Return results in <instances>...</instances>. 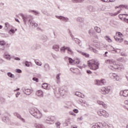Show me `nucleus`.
Returning <instances> with one entry per match:
<instances>
[{"label":"nucleus","mask_w":128,"mask_h":128,"mask_svg":"<svg viewBox=\"0 0 128 128\" xmlns=\"http://www.w3.org/2000/svg\"><path fill=\"white\" fill-rule=\"evenodd\" d=\"M37 66H42V62H40V60H34Z\"/></svg>","instance_id":"39"},{"label":"nucleus","mask_w":128,"mask_h":128,"mask_svg":"<svg viewBox=\"0 0 128 128\" xmlns=\"http://www.w3.org/2000/svg\"><path fill=\"white\" fill-rule=\"evenodd\" d=\"M94 44H96V48L98 49V50H104V48H106V46L101 42H96V40H94Z\"/></svg>","instance_id":"8"},{"label":"nucleus","mask_w":128,"mask_h":128,"mask_svg":"<svg viewBox=\"0 0 128 128\" xmlns=\"http://www.w3.org/2000/svg\"><path fill=\"white\" fill-rule=\"evenodd\" d=\"M96 102L100 106H102L104 108H108V106H106V104H104V102L100 100H97Z\"/></svg>","instance_id":"17"},{"label":"nucleus","mask_w":128,"mask_h":128,"mask_svg":"<svg viewBox=\"0 0 128 128\" xmlns=\"http://www.w3.org/2000/svg\"><path fill=\"white\" fill-rule=\"evenodd\" d=\"M67 50L68 52V54H74V52H72V49H70V48L68 47L67 48Z\"/></svg>","instance_id":"41"},{"label":"nucleus","mask_w":128,"mask_h":128,"mask_svg":"<svg viewBox=\"0 0 128 128\" xmlns=\"http://www.w3.org/2000/svg\"><path fill=\"white\" fill-rule=\"evenodd\" d=\"M110 76L111 78L116 80H120V76L114 73L110 74Z\"/></svg>","instance_id":"13"},{"label":"nucleus","mask_w":128,"mask_h":128,"mask_svg":"<svg viewBox=\"0 0 128 128\" xmlns=\"http://www.w3.org/2000/svg\"><path fill=\"white\" fill-rule=\"evenodd\" d=\"M30 25L32 26L33 28H36L38 26V24H36L34 21H32L30 22Z\"/></svg>","instance_id":"30"},{"label":"nucleus","mask_w":128,"mask_h":128,"mask_svg":"<svg viewBox=\"0 0 128 128\" xmlns=\"http://www.w3.org/2000/svg\"><path fill=\"white\" fill-rule=\"evenodd\" d=\"M110 92V88L108 87L102 88L100 90V92H101L102 94H108Z\"/></svg>","instance_id":"7"},{"label":"nucleus","mask_w":128,"mask_h":128,"mask_svg":"<svg viewBox=\"0 0 128 128\" xmlns=\"http://www.w3.org/2000/svg\"><path fill=\"white\" fill-rule=\"evenodd\" d=\"M77 120L78 122H80V120H82V116L77 118Z\"/></svg>","instance_id":"55"},{"label":"nucleus","mask_w":128,"mask_h":128,"mask_svg":"<svg viewBox=\"0 0 128 128\" xmlns=\"http://www.w3.org/2000/svg\"><path fill=\"white\" fill-rule=\"evenodd\" d=\"M86 64H83L82 65V66H80L79 68H80L82 69V68H86Z\"/></svg>","instance_id":"57"},{"label":"nucleus","mask_w":128,"mask_h":128,"mask_svg":"<svg viewBox=\"0 0 128 128\" xmlns=\"http://www.w3.org/2000/svg\"><path fill=\"white\" fill-rule=\"evenodd\" d=\"M94 29L92 28L90 29L88 31V34L90 36H92L94 34Z\"/></svg>","instance_id":"46"},{"label":"nucleus","mask_w":128,"mask_h":128,"mask_svg":"<svg viewBox=\"0 0 128 128\" xmlns=\"http://www.w3.org/2000/svg\"><path fill=\"white\" fill-rule=\"evenodd\" d=\"M42 88H44V90H50V88H52V86L50 84L44 83L42 85Z\"/></svg>","instance_id":"18"},{"label":"nucleus","mask_w":128,"mask_h":128,"mask_svg":"<svg viewBox=\"0 0 128 128\" xmlns=\"http://www.w3.org/2000/svg\"><path fill=\"white\" fill-rule=\"evenodd\" d=\"M70 128H78V126L76 125H72L71 126Z\"/></svg>","instance_id":"63"},{"label":"nucleus","mask_w":128,"mask_h":128,"mask_svg":"<svg viewBox=\"0 0 128 128\" xmlns=\"http://www.w3.org/2000/svg\"><path fill=\"white\" fill-rule=\"evenodd\" d=\"M16 72H18V74H20V72H22V70L20 69H16Z\"/></svg>","instance_id":"56"},{"label":"nucleus","mask_w":128,"mask_h":128,"mask_svg":"<svg viewBox=\"0 0 128 128\" xmlns=\"http://www.w3.org/2000/svg\"><path fill=\"white\" fill-rule=\"evenodd\" d=\"M43 126L42 124H34V127L36 128H42Z\"/></svg>","instance_id":"35"},{"label":"nucleus","mask_w":128,"mask_h":128,"mask_svg":"<svg viewBox=\"0 0 128 128\" xmlns=\"http://www.w3.org/2000/svg\"><path fill=\"white\" fill-rule=\"evenodd\" d=\"M92 128H102V124L98 122L92 124Z\"/></svg>","instance_id":"14"},{"label":"nucleus","mask_w":128,"mask_h":128,"mask_svg":"<svg viewBox=\"0 0 128 128\" xmlns=\"http://www.w3.org/2000/svg\"><path fill=\"white\" fill-rule=\"evenodd\" d=\"M94 30L95 32H97L98 34L102 32V30L100 28V27L95 26Z\"/></svg>","instance_id":"31"},{"label":"nucleus","mask_w":128,"mask_h":128,"mask_svg":"<svg viewBox=\"0 0 128 128\" xmlns=\"http://www.w3.org/2000/svg\"><path fill=\"white\" fill-rule=\"evenodd\" d=\"M30 114L36 118H42V114L38 108H32L30 109Z\"/></svg>","instance_id":"3"},{"label":"nucleus","mask_w":128,"mask_h":128,"mask_svg":"<svg viewBox=\"0 0 128 128\" xmlns=\"http://www.w3.org/2000/svg\"><path fill=\"white\" fill-rule=\"evenodd\" d=\"M60 74H58L56 76V78L57 80V84H60Z\"/></svg>","instance_id":"42"},{"label":"nucleus","mask_w":128,"mask_h":128,"mask_svg":"<svg viewBox=\"0 0 128 128\" xmlns=\"http://www.w3.org/2000/svg\"><path fill=\"white\" fill-rule=\"evenodd\" d=\"M7 76H8V78H14V75L10 72H8L7 73Z\"/></svg>","instance_id":"33"},{"label":"nucleus","mask_w":128,"mask_h":128,"mask_svg":"<svg viewBox=\"0 0 128 128\" xmlns=\"http://www.w3.org/2000/svg\"><path fill=\"white\" fill-rule=\"evenodd\" d=\"M36 95L40 98L44 96V92L42 90H38L36 92Z\"/></svg>","instance_id":"22"},{"label":"nucleus","mask_w":128,"mask_h":128,"mask_svg":"<svg viewBox=\"0 0 128 128\" xmlns=\"http://www.w3.org/2000/svg\"><path fill=\"white\" fill-rule=\"evenodd\" d=\"M32 92H34V90L32 88H24V90H23L24 94H26V96H30Z\"/></svg>","instance_id":"10"},{"label":"nucleus","mask_w":128,"mask_h":128,"mask_svg":"<svg viewBox=\"0 0 128 128\" xmlns=\"http://www.w3.org/2000/svg\"><path fill=\"white\" fill-rule=\"evenodd\" d=\"M60 94L61 96H66L68 94V90H66L62 88L60 90Z\"/></svg>","instance_id":"21"},{"label":"nucleus","mask_w":128,"mask_h":128,"mask_svg":"<svg viewBox=\"0 0 128 128\" xmlns=\"http://www.w3.org/2000/svg\"><path fill=\"white\" fill-rule=\"evenodd\" d=\"M86 72L88 74H92V72L90 70H87Z\"/></svg>","instance_id":"58"},{"label":"nucleus","mask_w":128,"mask_h":128,"mask_svg":"<svg viewBox=\"0 0 128 128\" xmlns=\"http://www.w3.org/2000/svg\"><path fill=\"white\" fill-rule=\"evenodd\" d=\"M76 20L78 22H84V19L82 17H78L76 19Z\"/></svg>","instance_id":"34"},{"label":"nucleus","mask_w":128,"mask_h":128,"mask_svg":"<svg viewBox=\"0 0 128 128\" xmlns=\"http://www.w3.org/2000/svg\"><path fill=\"white\" fill-rule=\"evenodd\" d=\"M54 122V117H48L46 120V122L47 124H52Z\"/></svg>","instance_id":"16"},{"label":"nucleus","mask_w":128,"mask_h":128,"mask_svg":"<svg viewBox=\"0 0 128 128\" xmlns=\"http://www.w3.org/2000/svg\"><path fill=\"white\" fill-rule=\"evenodd\" d=\"M120 94L121 96H124V98L128 97V90H122L120 92Z\"/></svg>","instance_id":"12"},{"label":"nucleus","mask_w":128,"mask_h":128,"mask_svg":"<svg viewBox=\"0 0 128 128\" xmlns=\"http://www.w3.org/2000/svg\"><path fill=\"white\" fill-rule=\"evenodd\" d=\"M69 62L72 64H74V60H72V58H69Z\"/></svg>","instance_id":"49"},{"label":"nucleus","mask_w":128,"mask_h":128,"mask_svg":"<svg viewBox=\"0 0 128 128\" xmlns=\"http://www.w3.org/2000/svg\"><path fill=\"white\" fill-rule=\"evenodd\" d=\"M30 64H32V62H25V66H28V67L30 66Z\"/></svg>","instance_id":"50"},{"label":"nucleus","mask_w":128,"mask_h":128,"mask_svg":"<svg viewBox=\"0 0 128 128\" xmlns=\"http://www.w3.org/2000/svg\"><path fill=\"white\" fill-rule=\"evenodd\" d=\"M88 66H89L90 70H98L100 66V62L96 60H92L88 61Z\"/></svg>","instance_id":"2"},{"label":"nucleus","mask_w":128,"mask_h":128,"mask_svg":"<svg viewBox=\"0 0 128 128\" xmlns=\"http://www.w3.org/2000/svg\"><path fill=\"white\" fill-rule=\"evenodd\" d=\"M52 50H54L56 52L60 50V46L58 44H54L52 48Z\"/></svg>","instance_id":"27"},{"label":"nucleus","mask_w":128,"mask_h":128,"mask_svg":"<svg viewBox=\"0 0 128 128\" xmlns=\"http://www.w3.org/2000/svg\"><path fill=\"white\" fill-rule=\"evenodd\" d=\"M70 36L72 38V40H74V42H76V44H80V40L76 38H74V36L72 35V34H70Z\"/></svg>","instance_id":"24"},{"label":"nucleus","mask_w":128,"mask_h":128,"mask_svg":"<svg viewBox=\"0 0 128 128\" xmlns=\"http://www.w3.org/2000/svg\"><path fill=\"white\" fill-rule=\"evenodd\" d=\"M118 16L121 20H124V22H125L128 24V14H120Z\"/></svg>","instance_id":"9"},{"label":"nucleus","mask_w":128,"mask_h":128,"mask_svg":"<svg viewBox=\"0 0 128 128\" xmlns=\"http://www.w3.org/2000/svg\"><path fill=\"white\" fill-rule=\"evenodd\" d=\"M6 43L4 40H0V46H6Z\"/></svg>","instance_id":"40"},{"label":"nucleus","mask_w":128,"mask_h":128,"mask_svg":"<svg viewBox=\"0 0 128 128\" xmlns=\"http://www.w3.org/2000/svg\"><path fill=\"white\" fill-rule=\"evenodd\" d=\"M14 114L15 116H16L18 118H19V120H21L22 122H25L24 119L22 118V116H20V115L18 114V112H14Z\"/></svg>","instance_id":"23"},{"label":"nucleus","mask_w":128,"mask_h":128,"mask_svg":"<svg viewBox=\"0 0 128 128\" xmlns=\"http://www.w3.org/2000/svg\"><path fill=\"white\" fill-rule=\"evenodd\" d=\"M18 30V29L14 28H11L9 30L8 33L10 36H14V34H16V32Z\"/></svg>","instance_id":"19"},{"label":"nucleus","mask_w":128,"mask_h":128,"mask_svg":"<svg viewBox=\"0 0 128 128\" xmlns=\"http://www.w3.org/2000/svg\"><path fill=\"white\" fill-rule=\"evenodd\" d=\"M32 80H34V82H38V78H34Z\"/></svg>","instance_id":"53"},{"label":"nucleus","mask_w":128,"mask_h":128,"mask_svg":"<svg viewBox=\"0 0 128 128\" xmlns=\"http://www.w3.org/2000/svg\"><path fill=\"white\" fill-rule=\"evenodd\" d=\"M114 50L116 52H120V49H114Z\"/></svg>","instance_id":"59"},{"label":"nucleus","mask_w":128,"mask_h":128,"mask_svg":"<svg viewBox=\"0 0 128 128\" xmlns=\"http://www.w3.org/2000/svg\"><path fill=\"white\" fill-rule=\"evenodd\" d=\"M80 59L78 58H76L74 59V64H80Z\"/></svg>","instance_id":"32"},{"label":"nucleus","mask_w":128,"mask_h":128,"mask_svg":"<svg viewBox=\"0 0 128 128\" xmlns=\"http://www.w3.org/2000/svg\"><path fill=\"white\" fill-rule=\"evenodd\" d=\"M124 44H128V41H127V40H124Z\"/></svg>","instance_id":"64"},{"label":"nucleus","mask_w":128,"mask_h":128,"mask_svg":"<svg viewBox=\"0 0 128 128\" xmlns=\"http://www.w3.org/2000/svg\"><path fill=\"white\" fill-rule=\"evenodd\" d=\"M33 12H34V14H35L36 16V15L38 14H40V12H38L34 10Z\"/></svg>","instance_id":"60"},{"label":"nucleus","mask_w":128,"mask_h":128,"mask_svg":"<svg viewBox=\"0 0 128 128\" xmlns=\"http://www.w3.org/2000/svg\"><path fill=\"white\" fill-rule=\"evenodd\" d=\"M98 114L100 116H104V118H110V113L108 112V111L104 110H98L97 112Z\"/></svg>","instance_id":"5"},{"label":"nucleus","mask_w":128,"mask_h":128,"mask_svg":"<svg viewBox=\"0 0 128 128\" xmlns=\"http://www.w3.org/2000/svg\"><path fill=\"white\" fill-rule=\"evenodd\" d=\"M56 128H60V122H57L56 124Z\"/></svg>","instance_id":"54"},{"label":"nucleus","mask_w":128,"mask_h":128,"mask_svg":"<svg viewBox=\"0 0 128 128\" xmlns=\"http://www.w3.org/2000/svg\"><path fill=\"white\" fill-rule=\"evenodd\" d=\"M104 38H105V40H106L107 42H112V39H110V37L108 36H105Z\"/></svg>","instance_id":"37"},{"label":"nucleus","mask_w":128,"mask_h":128,"mask_svg":"<svg viewBox=\"0 0 128 128\" xmlns=\"http://www.w3.org/2000/svg\"><path fill=\"white\" fill-rule=\"evenodd\" d=\"M88 50H92V52H94V54H96L98 52V50H96L92 46H90L88 48Z\"/></svg>","instance_id":"38"},{"label":"nucleus","mask_w":128,"mask_h":128,"mask_svg":"<svg viewBox=\"0 0 128 128\" xmlns=\"http://www.w3.org/2000/svg\"><path fill=\"white\" fill-rule=\"evenodd\" d=\"M78 52H79V54H81L82 56H86V58H88L90 56V54L86 53H84V52H82L81 50H77Z\"/></svg>","instance_id":"26"},{"label":"nucleus","mask_w":128,"mask_h":128,"mask_svg":"<svg viewBox=\"0 0 128 128\" xmlns=\"http://www.w3.org/2000/svg\"><path fill=\"white\" fill-rule=\"evenodd\" d=\"M95 84H97L98 86L100 84V80H96L94 81Z\"/></svg>","instance_id":"48"},{"label":"nucleus","mask_w":128,"mask_h":128,"mask_svg":"<svg viewBox=\"0 0 128 128\" xmlns=\"http://www.w3.org/2000/svg\"><path fill=\"white\" fill-rule=\"evenodd\" d=\"M20 95V92L17 91L15 94L16 98H18Z\"/></svg>","instance_id":"51"},{"label":"nucleus","mask_w":128,"mask_h":128,"mask_svg":"<svg viewBox=\"0 0 128 128\" xmlns=\"http://www.w3.org/2000/svg\"><path fill=\"white\" fill-rule=\"evenodd\" d=\"M4 58H6V60H10L12 58V56L8 53H4Z\"/></svg>","instance_id":"15"},{"label":"nucleus","mask_w":128,"mask_h":128,"mask_svg":"<svg viewBox=\"0 0 128 128\" xmlns=\"http://www.w3.org/2000/svg\"><path fill=\"white\" fill-rule=\"evenodd\" d=\"M120 10H118L117 12H115L114 13H110V16H118V14H120Z\"/></svg>","instance_id":"28"},{"label":"nucleus","mask_w":128,"mask_h":128,"mask_svg":"<svg viewBox=\"0 0 128 128\" xmlns=\"http://www.w3.org/2000/svg\"><path fill=\"white\" fill-rule=\"evenodd\" d=\"M100 84H106V81L104 79H102L100 80Z\"/></svg>","instance_id":"45"},{"label":"nucleus","mask_w":128,"mask_h":128,"mask_svg":"<svg viewBox=\"0 0 128 128\" xmlns=\"http://www.w3.org/2000/svg\"><path fill=\"white\" fill-rule=\"evenodd\" d=\"M56 18H58L59 20H64V22H68L69 20L68 18L62 16H56Z\"/></svg>","instance_id":"20"},{"label":"nucleus","mask_w":128,"mask_h":128,"mask_svg":"<svg viewBox=\"0 0 128 128\" xmlns=\"http://www.w3.org/2000/svg\"><path fill=\"white\" fill-rule=\"evenodd\" d=\"M108 124H107L106 122H104L103 124H102V126H104V128H106V126H108Z\"/></svg>","instance_id":"62"},{"label":"nucleus","mask_w":128,"mask_h":128,"mask_svg":"<svg viewBox=\"0 0 128 128\" xmlns=\"http://www.w3.org/2000/svg\"><path fill=\"white\" fill-rule=\"evenodd\" d=\"M5 26L6 28V30H8L10 28V26H10V24L8 22H6L5 23Z\"/></svg>","instance_id":"36"},{"label":"nucleus","mask_w":128,"mask_h":128,"mask_svg":"<svg viewBox=\"0 0 128 128\" xmlns=\"http://www.w3.org/2000/svg\"><path fill=\"white\" fill-rule=\"evenodd\" d=\"M106 128H114V126L112 124H108L106 126Z\"/></svg>","instance_id":"52"},{"label":"nucleus","mask_w":128,"mask_h":128,"mask_svg":"<svg viewBox=\"0 0 128 128\" xmlns=\"http://www.w3.org/2000/svg\"><path fill=\"white\" fill-rule=\"evenodd\" d=\"M124 35L120 32H116V36H114V38L118 42H124Z\"/></svg>","instance_id":"4"},{"label":"nucleus","mask_w":128,"mask_h":128,"mask_svg":"<svg viewBox=\"0 0 128 128\" xmlns=\"http://www.w3.org/2000/svg\"><path fill=\"white\" fill-rule=\"evenodd\" d=\"M44 68L45 70H46L47 72L50 70V66H48V64H46L44 66Z\"/></svg>","instance_id":"43"},{"label":"nucleus","mask_w":128,"mask_h":128,"mask_svg":"<svg viewBox=\"0 0 128 128\" xmlns=\"http://www.w3.org/2000/svg\"><path fill=\"white\" fill-rule=\"evenodd\" d=\"M124 107L128 110V100H125L124 102Z\"/></svg>","instance_id":"29"},{"label":"nucleus","mask_w":128,"mask_h":128,"mask_svg":"<svg viewBox=\"0 0 128 128\" xmlns=\"http://www.w3.org/2000/svg\"><path fill=\"white\" fill-rule=\"evenodd\" d=\"M105 64L108 65V68L112 70H118V72L124 70V65L122 64H116V62L112 59L105 60Z\"/></svg>","instance_id":"1"},{"label":"nucleus","mask_w":128,"mask_h":128,"mask_svg":"<svg viewBox=\"0 0 128 128\" xmlns=\"http://www.w3.org/2000/svg\"><path fill=\"white\" fill-rule=\"evenodd\" d=\"M124 8H126V10H128V5H120L118 6H115V10H124Z\"/></svg>","instance_id":"11"},{"label":"nucleus","mask_w":128,"mask_h":128,"mask_svg":"<svg viewBox=\"0 0 128 128\" xmlns=\"http://www.w3.org/2000/svg\"><path fill=\"white\" fill-rule=\"evenodd\" d=\"M73 2H84V0H72Z\"/></svg>","instance_id":"47"},{"label":"nucleus","mask_w":128,"mask_h":128,"mask_svg":"<svg viewBox=\"0 0 128 128\" xmlns=\"http://www.w3.org/2000/svg\"><path fill=\"white\" fill-rule=\"evenodd\" d=\"M75 95L77 96H78L79 98H84V95L80 93V92H77L75 93Z\"/></svg>","instance_id":"25"},{"label":"nucleus","mask_w":128,"mask_h":128,"mask_svg":"<svg viewBox=\"0 0 128 128\" xmlns=\"http://www.w3.org/2000/svg\"><path fill=\"white\" fill-rule=\"evenodd\" d=\"M68 47L62 46L60 48V52H64V50H68Z\"/></svg>","instance_id":"44"},{"label":"nucleus","mask_w":128,"mask_h":128,"mask_svg":"<svg viewBox=\"0 0 128 128\" xmlns=\"http://www.w3.org/2000/svg\"><path fill=\"white\" fill-rule=\"evenodd\" d=\"M20 16H22L24 24H26V22H30V20L32 18V16L30 15H26L24 16L23 14H20Z\"/></svg>","instance_id":"6"},{"label":"nucleus","mask_w":128,"mask_h":128,"mask_svg":"<svg viewBox=\"0 0 128 128\" xmlns=\"http://www.w3.org/2000/svg\"><path fill=\"white\" fill-rule=\"evenodd\" d=\"M74 112H75V114H78V110L77 109H74L73 110Z\"/></svg>","instance_id":"61"}]
</instances>
